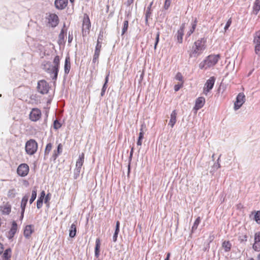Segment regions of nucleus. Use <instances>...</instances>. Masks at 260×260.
<instances>
[{
    "mask_svg": "<svg viewBox=\"0 0 260 260\" xmlns=\"http://www.w3.org/2000/svg\"><path fill=\"white\" fill-rule=\"evenodd\" d=\"M60 58L58 55H56L53 60V64L50 61H45L43 64V69L50 74L51 77L54 80H56L59 71Z\"/></svg>",
    "mask_w": 260,
    "mask_h": 260,
    "instance_id": "1",
    "label": "nucleus"
},
{
    "mask_svg": "<svg viewBox=\"0 0 260 260\" xmlns=\"http://www.w3.org/2000/svg\"><path fill=\"white\" fill-rule=\"evenodd\" d=\"M206 39L205 38H201L196 41L192 47L191 51L189 54V57H197L201 55L206 48Z\"/></svg>",
    "mask_w": 260,
    "mask_h": 260,
    "instance_id": "2",
    "label": "nucleus"
},
{
    "mask_svg": "<svg viewBox=\"0 0 260 260\" xmlns=\"http://www.w3.org/2000/svg\"><path fill=\"white\" fill-rule=\"evenodd\" d=\"M220 58L219 54H211L208 56L205 60L200 62L199 68L200 69H207L214 66Z\"/></svg>",
    "mask_w": 260,
    "mask_h": 260,
    "instance_id": "3",
    "label": "nucleus"
},
{
    "mask_svg": "<svg viewBox=\"0 0 260 260\" xmlns=\"http://www.w3.org/2000/svg\"><path fill=\"white\" fill-rule=\"evenodd\" d=\"M82 22V34L83 37H85L89 34L91 28V22L87 14H84Z\"/></svg>",
    "mask_w": 260,
    "mask_h": 260,
    "instance_id": "4",
    "label": "nucleus"
},
{
    "mask_svg": "<svg viewBox=\"0 0 260 260\" xmlns=\"http://www.w3.org/2000/svg\"><path fill=\"white\" fill-rule=\"evenodd\" d=\"M38 143L34 139H30L26 142L25 149L28 155L34 154L38 150Z\"/></svg>",
    "mask_w": 260,
    "mask_h": 260,
    "instance_id": "5",
    "label": "nucleus"
},
{
    "mask_svg": "<svg viewBox=\"0 0 260 260\" xmlns=\"http://www.w3.org/2000/svg\"><path fill=\"white\" fill-rule=\"evenodd\" d=\"M42 117L41 111L37 108H33L29 114V118L31 121L36 122L39 120Z\"/></svg>",
    "mask_w": 260,
    "mask_h": 260,
    "instance_id": "6",
    "label": "nucleus"
},
{
    "mask_svg": "<svg viewBox=\"0 0 260 260\" xmlns=\"http://www.w3.org/2000/svg\"><path fill=\"white\" fill-rule=\"evenodd\" d=\"M49 84L44 80H40L38 83L37 89L41 94H47L49 89Z\"/></svg>",
    "mask_w": 260,
    "mask_h": 260,
    "instance_id": "7",
    "label": "nucleus"
},
{
    "mask_svg": "<svg viewBox=\"0 0 260 260\" xmlns=\"http://www.w3.org/2000/svg\"><path fill=\"white\" fill-rule=\"evenodd\" d=\"M215 81V78L214 77H211L206 82L204 88L203 93L207 95L208 93L213 88Z\"/></svg>",
    "mask_w": 260,
    "mask_h": 260,
    "instance_id": "8",
    "label": "nucleus"
},
{
    "mask_svg": "<svg viewBox=\"0 0 260 260\" xmlns=\"http://www.w3.org/2000/svg\"><path fill=\"white\" fill-rule=\"evenodd\" d=\"M29 168L27 164H21L17 168V172L21 177H25L29 173Z\"/></svg>",
    "mask_w": 260,
    "mask_h": 260,
    "instance_id": "9",
    "label": "nucleus"
},
{
    "mask_svg": "<svg viewBox=\"0 0 260 260\" xmlns=\"http://www.w3.org/2000/svg\"><path fill=\"white\" fill-rule=\"evenodd\" d=\"M245 102V95L243 93H240L237 96L236 101L235 103L234 108L239 109Z\"/></svg>",
    "mask_w": 260,
    "mask_h": 260,
    "instance_id": "10",
    "label": "nucleus"
},
{
    "mask_svg": "<svg viewBox=\"0 0 260 260\" xmlns=\"http://www.w3.org/2000/svg\"><path fill=\"white\" fill-rule=\"evenodd\" d=\"M34 232V226L33 225H27L25 226L23 231L24 236L29 239L30 238L31 234Z\"/></svg>",
    "mask_w": 260,
    "mask_h": 260,
    "instance_id": "11",
    "label": "nucleus"
},
{
    "mask_svg": "<svg viewBox=\"0 0 260 260\" xmlns=\"http://www.w3.org/2000/svg\"><path fill=\"white\" fill-rule=\"evenodd\" d=\"M28 197L27 195L24 196L22 199V200L21 202V205H20V207H21V215L20 217V220H22L23 218L25 209V207H26V204L28 201Z\"/></svg>",
    "mask_w": 260,
    "mask_h": 260,
    "instance_id": "12",
    "label": "nucleus"
},
{
    "mask_svg": "<svg viewBox=\"0 0 260 260\" xmlns=\"http://www.w3.org/2000/svg\"><path fill=\"white\" fill-rule=\"evenodd\" d=\"M253 248L255 251H260V232H257L254 235V243Z\"/></svg>",
    "mask_w": 260,
    "mask_h": 260,
    "instance_id": "13",
    "label": "nucleus"
},
{
    "mask_svg": "<svg viewBox=\"0 0 260 260\" xmlns=\"http://www.w3.org/2000/svg\"><path fill=\"white\" fill-rule=\"evenodd\" d=\"M205 103V99L204 97H199L196 100L195 105L193 108L194 110L198 111L202 108Z\"/></svg>",
    "mask_w": 260,
    "mask_h": 260,
    "instance_id": "14",
    "label": "nucleus"
},
{
    "mask_svg": "<svg viewBox=\"0 0 260 260\" xmlns=\"http://www.w3.org/2000/svg\"><path fill=\"white\" fill-rule=\"evenodd\" d=\"M58 17L56 14H50L48 18V23L52 27H55L58 24Z\"/></svg>",
    "mask_w": 260,
    "mask_h": 260,
    "instance_id": "15",
    "label": "nucleus"
},
{
    "mask_svg": "<svg viewBox=\"0 0 260 260\" xmlns=\"http://www.w3.org/2000/svg\"><path fill=\"white\" fill-rule=\"evenodd\" d=\"M84 161V154L82 153L79 156L76 163V170L77 172L79 173L80 172L81 168L83 165Z\"/></svg>",
    "mask_w": 260,
    "mask_h": 260,
    "instance_id": "16",
    "label": "nucleus"
},
{
    "mask_svg": "<svg viewBox=\"0 0 260 260\" xmlns=\"http://www.w3.org/2000/svg\"><path fill=\"white\" fill-rule=\"evenodd\" d=\"M18 226L17 223L15 221H13L12 223L11 228L8 233L9 238H12L14 237L17 231Z\"/></svg>",
    "mask_w": 260,
    "mask_h": 260,
    "instance_id": "17",
    "label": "nucleus"
},
{
    "mask_svg": "<svg viewBox=\"0 0 260 260\" xmlns=\"http://www.w3.org/2000/svg\"><path fill=\"white\" fill-rule=\"evenodd\" d=\"M177 121V112L176 110H173L171 114L169 124L171 127H173Z\"/></svg>",
    "mask_w": 260,
    "mask_h": 260,
    "instance_id": "18",
    "label": "nucleus"
},
{
    "mask_svg": "<svg viewBox=\"0 0 260 260\" xmlns=\"http://www.w3.org/2000/svg\"><path fill=\"white\" fill-rule=\"evenodd\" d=\"M64 73L68 74L71 69V61L70 56H66L64 66Z\"/></svg>",
    "mask_w": 260,
    "mask_h": 260,
    "instance_id": "19",
    "label": "nucleus"
},
{
    "mask_svg": "<svg viewBox=\"0 0 260 260\" xmlns=\"http://www.w3.org/2000/svg\"><path fill=\"white\" fill-rule=\"evenodd\" d=\"M68 1H55V5L58 9H64L67 5Z\"/></svg>",
    "mask_w": 260,
    "mask_h": 260,
    "instance_id": "20",
    "label": "nucleus"
},
{
    "mask_svg": "<svg viewBox=\"0 0 260 260\" xmlns=\"http://www.w3.org/2000/svg\"><path fill=\"white\" fill-rule=\"evenodd\" d=\"M77 222L73 223L72 224L70 231H69V236L71 238H74L76 236L77 233V227H76Z\"/></svg>",
    "mask_w": 260,
    "mask_h": 260,
    "instance_id": "21",
    "label": "nucleus"
},
{
    "mask_svg": "<svg viewBox=\"0 0 260 260\" xmlns=\"http://www.w3.org/2000/svg\"><path fill=\"white\" fill-rule=\"evenodd\" d=\"M184 24H182L177 32V38L180 43L182 42V37L184 35Z\"/></svg>",
    "mask_w": 260,
    "mask_h": 260,
    "instance_id": "22",
    "label": "nucleus"
},
{
    "mask_svg": "<svg viewBox=\"0 0 260 260\" xmlns=\"http://www.w3.org/2000/svg\"><path fill=\"white\" fill-rule=\"evenodd\" d=\"M101 247V241L99 238H97L95 241V256L98 257L100 255Z\"/></svg>",
    "mask_w": 260,
    "mask_h": 260,
    "instance_id": "23",
    "label": "nucleus"
},
{
    "mask_svg": "<svg viewBox=\"0 0 260 260\" xmlns=\"http://www.w3.org/2000/svg\"><path fill=\"white\" fill-rule=\"evenodd\" d=\"M222 247L224 249V251L229 252L232 248V244L229 241H224L222 244Z\"/></svg>",
    "mask_w": 260,
    "mask_h": 260,
    "instance_id": "24",
    "label": "nucleus"
},
{
    "mask_svg": "<svg viewBox=\"0 0 260 260\" xmlns=\"http://www.w3.org/2000/svg\"><path fill=\"white\" fill-rule=\"evenodd\" d=\"M119 226H120V222L119 221H117L116 222V229L115 231V233L113 236V241L115 242L117 241L118 235L119 232Z\"/></svg>",
    "mask_w": 260,
    "mask_h": 260,
    "instance_id": "25",
    "label": "nucleus"
},
{
    "mask_svg": "<svg viewBox=\"0 0 260 260\" xmlns=\"http://www.w3.org/2000/svg\"><path fill=\"white\" fill-rule=\"evenodd\" d=\"M11 256V250L10 249H6L2 256L3 258L5 260H9Z\"/></svg>",
    "mask_w": 260,
    "mask_h": 260,
    "instance_id": "26",
    "label": "nucleus"
},
{
    "mask_svg": "<svg viewBox=\"0 0 260 260\" xmlns=\"http://www.w3.org/2000/svg\"><path fill=\"white\" fill-rule=\"evenodd\" d=\"M253 43L255 44L260 45V30H258L254 35Z\"/></svg>",
    "mask_w": 260,
    "mask_h": 260,
    "instance_id": "27",
    "label": "nucleus"
},
{
    "mask_svg": "<svg viewBox=\"0 0 260 260\" xmlns=\"http://www.w3.org/2000/svg\"><path fill=\"white\" fill-rule=\"evenodd\" d=\"M201 221V219L200 217H198L197 218L191 228V230L192 232L196 231L198 229V225L200 223Z\"/></svg>",
    "mask_w": 260,
    "mask_h": 260,
    "instance_id": "28",
    "label": "nucleus"
},
{
    "mask_svg": "<svg viewBox=\"0 0 260 260\" xmlns=\"http://www.w3.org/2000/svg\"><path fill=\"white\" fill-rule=\"evenodd\" d=\"M37 190L36 187H34V188L32 190L31 198H30V199L29 200L30 204L32 203V202L36 199V197H37Z\"/></svg>",
    "mask_w": 260,
    "mask_h": 260,
    "instance_id": "29",
    "label": "nucleus"
},
{
    "mask_svg": "<svg viewBox=\"0 0 260 260\" xmlns=\"http://www.w3.org/2000/svg\"><path fill=\"white\" fill-rule=\"evenodd\" d=\"M3 214H9L11 211V208L10 205H6L2 207V209Z\"/></svg>",
    "mask_w": 260,
    "mask_h": 260,
    "instance_id": "30",
    "label": "nucleus"
},
{
    "mask_svg": "<svg viewBox=\"0 0 260 260\" xmlns=\"http://www.w3.org/2000/svg\"><path fill=\"white\" fill-rule=\"evenodd\" d=\"M109 74H108L107 75V76L106 77V78H105V83L103 86V88H102V93H101V94L102 95H103L106 89H107V84L108 82V80H109Z\"/></svg>",
    "mask_w": 260,
    "mask_h": 260,
    "instance_id": "31",
    "label": "nucleus"
},
{
    "mask_svg": "<svg viewBox=\"0 0 260 260\" xmlns=\"http://www.w3.org/2000/svg\"><path fill=\"white\" fill-rule=\"evenodd\" d=\"M253 10L256 14L260 10V1H256L253 6Z\"/></svg>",
    "mask_w": 260,
    "mask_h": 260,
    "instance_id": "32",
    "label": "nucleus"
},
{
    "mask_svg": "<svg viewBox=\"0 0 260 260\" xmlns=\"http://www.w3.org/2000/svg\"><path fill=\"white\" fill-rule=\"evenodd\" d=\"M128 27V20H125L123 23V26L122 30V35H123L127 30Z\"/></svg>",
    "mask_w": 260,
    "mask_h": 260,
    "instance_id": "33",
    "label": "nucleus"
},
{
    "mask_svg": "<svg viewBox=\"0 0 260 260\" xmlns=\"http://www.w3.org/2000/svg\"><path fill=\"white\" fill-rule=\"evenodd\" d=\"M197 19L196 18L194 20V22H193V23L192 24V27L190 29V30H189V31L187 33V35L188 36H190L192 33L193 32V31H194L195 29H196V26H197Z\"/></svg>",
    "mask_w": 260,
    "mask_h": 260,
    "instance_id": "34",
    "label": "nucleus"
},
{
    "mask_svg": "<svg viewBox=\"0 0 260 260\" xmlns=\"http://www.w3.org/2000/svg\"><path fill=\"white\" fill-rule=\"evenodd\" d=\"M52 148V145L51 143H48L46 146L45 149V154L48 155L51 151Z\"/></svg>",
    "mask_w": 260,
    "mask_h": 260,
    "instance_id": "35",
    "label": "nucleus"
},
{
    "mask_svg": "<svg viewBox=\"0 0 260 260\" xmlns=\"http://www.w3.org/2000/svg\"><path fill=\"white\" fill-rule=\"evenodd\" d=\"M100 51H94V55H93V59H92V61L94 63L96 62L98 60V59H99V57L100 56Z\"/></svg>",
    "mask_w": 260,
    "mask_h": 260,
    "instance_id": "36",
    "label": "nucleus"
},
{
    "mask_svg": "<svg viewBox=\"0 0 260 260\" xmlns=\"http://www.w3.org/2000/svg\"><path fill=\"white\" fill-rule=\"evenodd\" d=\"M62 149V146L61 144H59L57 146V153L54 151V155L56 157L61 152Z\"/></svg>",
    "mask_w": 260,
    "mask_h": 260,
    "instance_id": "37",
    "label": "nucleus"
},
{
    "mask_svg": "<svg viewBox=\"0 0 260 260\" xmlns=\"http://www.w3.org/2000/svg\"><path fill=\"white\" fill-rule=\"evenodd\" d=\"M51 199V194L50 193H47V195H45V199H44V202L47 205L49 206V201Z\"/></svg>",
    "mask_w": 260,
    "mask_h": 260,
    "instance_id": "38",
    "label": "nucleus"
},
{
    "mask_svg": "<svg viewBox=\"0 0 260 260\" xmlns=\"http://www.w3.org/2000/svg\"><path fill=\"white\" fill-rule=\"evenodd\" d=\"M159 35H160V32L159 31H158L156 35L155 42V44H154V48L155 50L156 49L157 45L159 42Z\"/></svg>",
    "mask_w": 260,
    "mask_h": 260,
    "instance_id": "39",
    "label": "nucleus"
},
{
    "mask_svg": "<svg viewBox=\"0 0 260 260\" xmlns=\"http://www.w3.org/2000/svg\"><path fill=\"white\" fill-rule=\"evenodd\" d=\"M254 218L255 221L257 223H260V211H257L255 213Z\"/></svg>",
    "mask_w": 260,
    "mask_h": 260,
    "instance_id": "40",
    "label": "nucleus"
},
{
    "mask_svg": "<svg viewBox=\"0 0 260 260\" xmlns=\"http://www.w3.org/2000/svg\"><path fill=\"white\" fill-rule=\"evenodd\" d=\"M103 38H104V32L103 30H101L100 31V33H99V35L98 36L97 42H102V40H103Z\"/></svg>",
    "mask_w": 260,
    "mask_h": 260,
    "instance_id": "41",
    "label": "nucleus"
},
{
    "mask_svg": "<svg viewBox=\"0 0 260 260\" xmlns=\"http://www.w3.org/2000/svg\"><path fill=\"white\" fill-rule=\"evenodd\" d=\"M255 53L260 56V45L255 44Z\"/></svg>",
    "mask_w": 260,
    "mask_h": 260,
    "instance_id": "42",
    "label": "nucleus"
},
{
    "mask_svg": "<svg viewBox=\"0 0 260 260\" xmlns=\"http://www.w3.org/2000/svg\"><path fill=\"white\" fill-rule=\"evenodd\" d=\"M232 23V18H230L227 21L225 26L224 27V30L226 31L230 26L231 24Z\"/></svg>",
    "mask_w": 260,
    "mask_h": 260,
    "instance_id": "43",
    "label": "nucleus"
},
{
    "mask_svg": "<svg viewBox=\"0 0 260 260\" xmlns=\"http://www.w3.org/2000/svg\"><path fill=\"white\" fill-rule=\"evenodd\" d=\"M45 192L44 190H43L41 191L40 196L38 200H40V201H43V200L45 199Z\"/></svg>",
    "mask_w": 260,
    "mask_h": 260,
    "instance_id": "44",
    "label": "nucleus"
},
{
    "mask_svg": "<svg viewBox=\"0 0 260 260\" xmlns=\"http://www.w3.org/2000/svg\"><path fill=\"white\" fill-rule=\"evenodd\" d=\"M102 42H97L96 45L95 46V51H100L102 48Z\"/></svg>",
    "mask_w": 260,
    "mask_h": 260,
    "instance_id": "45",
    "label": "nucleus"
},
{
    "mask_svg": "<svg viewBox=\"0 0 260 260\" xmlns=\"http://www.w3.org/2000/svg\"><path fill=\"white\" fill-rule=\"evenodd\" d=\"M53 125L54 128L55 129H58L61 127V124L57 120L54 121Z\"/></svg>",
    "mask_w": 260,
    "mask_h": 260,
    "instance_id": "46",
    "label": "nucleus"
},
{
    "mask_svg": "<svg viewBox=\"0 0 260 260\" xmlns=\"http://www.w3.org/2000/svg\"><path fill=\"white\" fill-rule=\"evenodd\" d=\"M175 78L176 80H177L178 81H182V80H183V77L180 73H177Z\"/></svg>",
    "mask_w": 260,
    "mask_h": 260,
    "instance_id": "47",
    "label": "nucleus"
},
{
    "mask_svg": "<svg viewBox=\"0 0 260 260\" xmlns=\"http://www.w3.org/2000/svg\"><path fill=\"white\" fill-rule=\"evenodd\" d=\"M43 201H40V200H37V207L38 209H40L42 206H43Z\"/></svg>",
    "mask_w": 260,
    "mask_h": 260,
    "instance_id": "48",
    "label": "nucleus"
},
{
    "mask_svg": "<svg viewBox=\"0 0 260 260\" xmlns=\"http://www.w3.org/2000/svg\"><path fill=\"white\" fill-rule=\"evenodd\" d=\"M182 86V84H176L174 86V90L175 91H178L180 88H181Z\"/></svg>",
    "mask_w": 260,
    "mask_h": 260,
    "instance_id": "49",
    "label": "nucleus"
},
{
    "mask_svg": "<svg viewBox=\"0 0 260 260\" xmlns=\"http://www.w3.org/2000/svg\"><path fill=\"white\" fill-rule=\"evenodd\" d=\"M170 6V1H165L164 8L166 10L168 9Z\"/></svg>",
    "mask_w": 260,
    "mask_h": 260,
    "instance_id": "50",
    "label": "nucleus"
},
{
    "mask_svg": "<svg viewBox=\"0 0 260 260\" xmlns=\"http://www.w3.org/2000/svg\"><path fill=\"white\" fill-rule=\"evenodd\" d=\"M59 38L61 39H63L64 38V32L63 30H61L60 33L59 35Z\"/></svg>",
    "mask_w": 260,
    "mask_h": 260,
    "instance_id": "51",
    "label": "nucleus"
},
{
    "mask_svg": "<svg viewBox=\"0 0 260 260\" xmlns=\"http://www.w3.org/2000/svg\"><path fill=\"white\" fill-rule=\"evenodd\" d=\"M144 138V134L142 133H139L138 139L142 140Z\"/></svg>",
    "mask_w": 260,
    "mask_h": 260,
    "instance_id": "52",
    "label": "nucleus"
},
{
    "mask_svg": "<svg viewBox=\"0 0 260 260\" xmlns=\"http://www.w3.org/2000/svg\"><path fill=\"white\" fill-rule=\"evenodd\" d=\"M4 251V247L2 244L0 243V255L3 253Z\"/></svg>",
    "mask_w": 260,
    "mask_h": 260,
    "instance_id": "53",
    "label": "nucleus"
},
{
    "mask_svg": "<svg viewBox=\"0 0 260 260\" xmlns=\"http://www.w3.org/2000/svg\"><path fill=\"white\" fill-rule=\"evenodd\" d=\"M13 190H11V191H10L8 193V197H11V198H13L15 196V194L14 193H11V192H13Z\"/></svg>",
    "mask_w": 260,
    "mask_h": 260,
    "instance_id": "54",
    "label": "nucleus"
},
{
    "mask_svg": "<svg viewBox=\"0 0 260 260\" xmlns=\"http://www.w3.org/2000/svg\"><path fill=\"white\" fill-rule=\"evenodd\" d=\"M142 140H140V139H138V141H137V144L138 145V146H141L142 145Z\"/></svg>",
    "mask_w": 260,
    "mask_h": 260,
    "instance_id": "55",
    "label": "nucleus"
},
{
    "mask_svg": "<svg viewBox=\"0 0 260 260\" xmlns=\"http://www.w3.org/2000/svg\"><path fill=\"white\" fill-rule=\"evenodd\" d=\"M134 147H132L131 148V152H130V155H129V157L130 158H132V156H133V152H134Z\"/></svg>",
    "mask_w": 260,
    "mask_h": 260,
    "instance_id": "56",
    "label": "nucleus"
},
{
    "mask_svg": "<svg viewBox=\"0 0 260 260\" xmlns=\"http://www.w3.org/2000/svg\"><path fill=\"white\" fill-rule=\"evenodd\" d=\"M73 40V36L69 35L68 42L71 43Z\"/></svg>",
    "mask_w": 260,
    "mask_h": 260,
    "instance_id": "57",
    "label": "nucleus"
},
{
    "mask_svg": "<svg viewBox=\"0 0 260 260\" xmlns=\"http://www.w3.org/2000/svg\"><path fill=\"white\" fill-rule=\"evenodd\" d=\"M170 255H171V253L170 252H168L167 254V257L165 259V260H169L170 259Z\"/></svg>",
    "mask_w": 260,
    "mask_h": 260,
    "instance_id": "58",
    "label": "nucleus"
},
{
    "mask_svg": "<svg viewBox=\"0 0 260 260\" xmlns=\"http://www.w3.org/2000/svg\"><path fill=\"white\" fill-rule=\"evenodd\" d=\"M140 133H142L143 134H144V132H143V129L142 128H140Z\"/></svg>",
    "mask_w": 260,
    "mask_h": 260,
    "instance_id": "59",
    "label": "nucleus"
},
{
    "mask_svg": "<svg viewBox=\"0 0 260 260\" xmlns=\"http://www.w3.org/2000/svg\"><path fill=\"white\" fill-rule=\"evenodd\" d=\"M257 260H260V253L257 256Z\"/></svg>",
    "mask_w": 260,
    "mask_h": 260,
    "instance_id": "60",
    "label": "nucleus"
},
{
    "mask_svg": "<svg viewBox=\"0 0 260 260\" xmlns=\"http://www.w3.org/2000/svg\"><path fill=\"white\" fill-rule=\"evenodd\" d=\"M152 4H153V2H151L150 5V7H151L152 6Z\"/></svg>",
    "mask_w": 260,
    "mask_h": 260,
    "instance_id": "61",
    "label": "nucleus"
},
{
    "mask_svg": "<svg viewBox=\"0 0 260 260\" xmlns=\"http://www.w3.org/2000/svg\"><path fill=\"white\" fill-rule=\"evenodd\" d=\"M249 260H254V259H253V258H251V259H249Z\"/></svg>",
    "mask_w": 260,
    "mask_h": 260,
    "instance_id": "62",
    "label": "nucleus"
}]
</instances>
